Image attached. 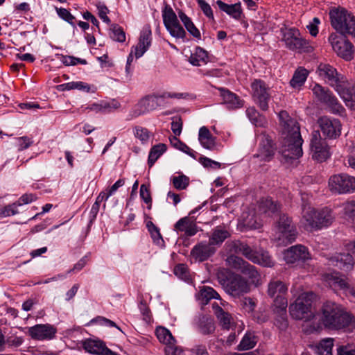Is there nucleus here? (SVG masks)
I'll return each instance as SVG.
<instances>
[{"mask_svg": "<svg viewBox=\"0 0 355 355\" xmlns=\"http://www.w3.org/2000/svg\"><path fill=\"white\" fill-rule=\"evenodd\" d=\"M197 298L202 305H205L212 299H220V295L213 288L203 286L200 287Z\"/></svg>", "mask_w": 355, "mask_h": 355, "instance_id": "f704fd0d", "label": "nucleus"}, {"mask_svg": "<svg viewBox=\"0 0 355 355\" xmlns=\"http://www.w3.org/2000/svg\"><path fill=\"white\" fill-rule=\"evenodd\" d=\"M259 146L257 153L254 155L261 162H270L275 151L272 139L266 134H261L258 137Z\"/></svg>", "mask_w": 355, "mask_h": 355, "instance_id": "aec40b11", "label": "nucleus"}, {"mask_svg": "<svg viewBox=\"0 0 355 355\" xmlns=\"http://www.w3.org/2000/svg\"><path fill=\"white\" fill-rule=\"evenodd\" d=\"M218 279L226 292L234 297H239L250 291L248 282L239 275L225 270L218 274Z\"/></svg>", "mask_w": 355, "mask_h": 355, "instance_id": "423d86ee", "label": "nucleus"}, {"mask_svg": "<svg viewBox=\"0 0 355 355\" xmlns=\"http://www.w3.org/2000/svg\"><path fill=\"white\" fill-rule=\"evenodd\" d=\"M318 123L326 137L336 139L341 134L342 125L339 119L323 116L318 119Z\"/></svg>", "mask_w": 355, "mask_h": 355, "instance_id": "a211bd4d", "label": "nucleus"}, {"mask_svg": "<svg viewBox=\"0 0 355 355\" xmlns=\"http://www.w3.org/2000/svg\"><path fill=\"white\" fill-rule=\"evenodd\" d=\"M58 15L63 20L68 22L73 28H76L75 25V17L71 14V12L64 8H55Z\"/></svg>", "mask_w": 355, "mask_h": 355, "instance_id": "4d7b16f0", "label": "nucleus"}, {"mask_svg": "<svg viewBox=\"0 0 355 355\" xmlns=\"http://www.w3.org/2000/svg\"><path fill=\"white\" fill-rule=\"evenodd\" d=\"M343 214L349 218H355V200L347 201L343 204Z\"/></svg>", "mask_w": 355, "mask_h": 355, "instance_id": "e2e57ef3", "label": "nucleus"}, {"mask_svg": "<svg viewBox=\"0 0 355 355\" xmlns=\"http://www.w3.org/2000/svg\"><path fill=\"white\" fill-rule=\"evenodd\" d=\"M198 141L201 146L210 150L218 149V145L216 142V138L211 134L209 129L202 126L199 130Z\"/></svg>", "mask_w": 355, "mask_h": 355, "instance_id": "393cba45", "label": "nucleus"}, {"mask_svg": "<svg viewBox=\"0 0 355 355\" xmlns=\"http://www.w3.org/2000/svg\"><path fill=\"white\" fill-rule=\"evenodd\" d=\"M334 220L332 211L327 207L317 212V230L329 226Z\"/></svg>", "mask_w": 355, "mask_h": 355, "instance_id": "72a5a7b5", "label": "nucleus"}, {"mask_svg": "<svg viewBox=\"0 0 355 355\" xmlns=\"http://www.w3.org/2000/svg\"><path fill=\"white\" fill-rule=\"evenodd\" d=\"M164 144H159L153 146L149 152L148 164L152 167L159 157L166 150Z\"/></svg>", "mask_w": 355, "mask_h": 355, "instance_id": "c03bdc74", "label": "nucleus"}, {"mask_svg": "<svg viewBox=\"0 0 355 355\" xmlns=\"http://www.w3.org/2000/svg\"><path fill=\"white\" fill-rule=\"evenodd\" d=\"M288 286L277 279L271 280L268 284V295L273 299V307L284 311L288 306Z\"/></svg>", "mask_w": 355, "mask_h": 355, "instance_id": "9b49d317", "label": "nucleus"}, {"mask_svg": "<svg viewBox=\"0 0 355 355\" xmlns=\"http://www.w3.org/2000/svg\"><path fill=\"white\" fill-rule=\"evenodd\" d=\"M174 274L180 279L188 282L190 279V275L188 268L185 264H178L174 268Z\"/></svg>", "mask_w": 355, "mask_h": 355, "instance_id": "13d9d810", "label": "nucleus"}, {"mask_svg": "<svg viewBox=\"0 0 355 355\" xmlns=\"http://www.w3.org/2000/svg\"><path fill=\"white\" fill-rule=\"evenodd\" d=\"M155 334L159 342L166 345V349L172 347L176 343L171 331L165 327H157L155 330Z\"/></svg>", "mask_w": 355, "mask_h": 355, "instance_id": "4c0bfd02", "label": "nucleus"}, {"mask_svg": "<svg viewBox=\"0 0 355 355\" xmlns=\"http://www.w3.org/2000/svg\"><path fill=\"white\" fill-rule=\"evenodd\" d=\"M310 147L313 159L318 162H324L330 156L329 147L318 131L312 132Z\"/></svg>", "mask_w": 355, "mask_h": 355, "instance_id": "f3484780", "label": "nucleus"}, {"mask_svg": "<svg viewBox=\"0 0 355 355\" xmlns=\"http://www.w3.org/2000/svg\"><path fill=\"white\" fill-rule=\"evenodd\" d=\"M212 308L222 327L225 329H230L233 324L232 315L229 313L225 312L216 303L212 304Z\"/></svg>", "mask_w": 355, "mask_h": 355, "instance_id": "7c9ffc66", "label": "nucleus"}, {"mask_svg": "<svg viewBox=\"0 0 355 355\" xmlns=\"http://www.w3.org/2000/svg\"><path fill=\"white\" fill-rule=\"evenodd\" d=\"M311 89L314 97L320 103L326 105L330 112L340 116L345 113V108L329 89L318 83H314L311 85Z\"/></svg>", "mask_w": 355, "mask_h": 355, "instance_id": "0eeeda50", "label": "nucleus"}, {"mask_svg": "<svg viewBox=\"0 0 355 355\" xmlns=\"http://www.w3.org/2000/svg\"><path fill=\"white\" fill-rule=\"evenodd\" d=\"M246 115L256 126H263L266 123L264 117L254 107H248L246 110Z\"/></svg>", "mask_w": 355, "mask_h": 355, "instance_id": "a18cd8bd", "label": "nucleus"}, {"mask_svg": "<svg viewBox=\"0 0 355 355\" xmlns=\"http://www.w3.org/2000/svg\"><path fill=\"white\" fill-rule=\"evenodd\" d=\"M226 262L229 266L232 267L240 271L243 270V268L248 263L247 261H244L242 258L235 255L229 256L226 259Z\"/></svg>", "mask_w": 355, "mask_h": 355, "instance_id": "603ef678", "label": "nucleus"}, {"mask_svg": "<svg viewBox=\"0 0 355 355\" xmlns=\"http://www.w3.org/2000/svg\"><path fill=\"white\" fill-rule=\"evenodd\" d=\"M308 75V70L303 67H299L296 69L290 80L291 86L293 88H300L306 80Z\"/></svg>", "mask_w": 355, "mask_h": 355, "instance_id": "ea45409f", "label": "nucleus"}, {"mask_svg": "<svg viewBox=\"0 0 355 355\" xmlns=\"http://www.w3.org/2000/svg\"><path fill=\"white\" fill-rule=\"evenodd\" d=\"M199 7L200 8L201 10L204 13V15L207 17L209 19H214V15L213 11L209 6V3H207L204 0H196Z\"/></svg>", "mask_w": 355, "mask_h": 355, "instance_id": "338daca9", "label": "nucleus"}, {"mask_svg": "<svg viewBox=\"0 0 355 355\" xmlns=\"http://www.w3.org/2000/svg\"><path fill=\"white\" fill-rule=\"evenodd\" d=\"M151 35L152 33L149 26H145L141 31L138 44L132 47L135 51V57L137 59L141 58L150 46Z\"/></svg>", "mask_w": 355, "mask_h": 355, "instance_id": "5701e85b", "label": "nucleus"}, {"mask_svg": "<svg viewBox=\"0 0 355 355\" xmlns=\"http://www.w3.org/2000/svg\"><path fill=\"white\" fill-rule=\"evenodd\" d=\"M216 3L220 10L226 12L232 18L235 19H239L241 18L242 14L241 3L229 5L220 0H218Z\"/></svg>", "mask_w": 355, "mask_h": 355, "instance_id": "473e14b6", "label": "nucleus"}, {"mask_svg": "<svg viewBox=\"0 0 355 355\" xmlns=\"http://www.w3.org/2000/svg\"><path fill=\"white\" fill-rule=\"evenodd\" d=\"M160 95L153 94L141 98L137 104L130 110L128 119L132 120L139 116L146 114L160 106L159 99Z\"/></svg>", "mask_w": 355, "mask_h": 355, "instance_id": "ddd939ff", "label": "nucleus"}, {"mask_svg": "<svg viewBox=\"0 0 355 355\" xmlns=\"http://www.w3.org/2000/svg\"><path fill=\"white\" fill-rule=\"evenodd\" d=\"M166 30L169 32L172 37L177 39H182L183 41L185 40L184 39L186 37V32L180 24L179 21L171 26L170 28H166Z\"/></svg>", "mask_w": 355, "mask_h": 355, "instance_id": "5fc2aeb1", "label": "nucleus"}, {"mask_svg": "<svg viewBox=\"0 0 355 355\" xmlns=\"http://www.w3.org/2000/svg\"><path fill=\"white\" fill-rule=\"evenodd\" d=\"M146 227L151 235L154 243L158 245H162L164 244V240L159 232V228L155 226L152 221L147 222Z\"/></svg>", "mask_w": 355, "mask_h": 355, "instance_id": "09e8293b", "label": "nucleus"}, {"mask_svg": "<svg viewBox=\"0 0 355 355\" xmlns=\"http://www.w3.org/2000/svg\"><path fill=\"white\" fill-rule=\"evenodd\" d=\"M317 212L313 207L308 205L303 206L300 223L305 230L309 231L317 230Z\"/></svg>", "mask_w": 355, "mask_h": 355, "instance_id": "b1692460", "label": "nucleus"}, {"mask_svg": "<svg viewBox=\"0 0 355 355\" xmlns=\"http://www.w3.org/2000/svg\"><path fill=\"white\" fill-rule=\"evenodd\" d=\"M223 103L230 110L241 108L243 106V101L237 95L225 89H220Z\"/></svg>", "mask_w": 355, "mask_h": 355, "instance_id": "bb28decb", "label": "nucleus"}, {"mask_svg": "<svg viewBox=\"0 0 355 355\" xmlns=\"http://www.w3.org/2000/svg\"><path fill=\"white\" fill-rule=\"evenodd\" d=\"M233 248L236 253L243 254L246 259L264 267H272L275 261L269 254L268 252L263 249H252L245 243L235 241Z\"/></svg>", "mask_w": 355, "mask_h": 355, "instance_id": "39448f33", "label": "nucleus"}, {"mask_svg": "<svg viewBox=\"0 0 355 355\" xmlns=\"http://www.w3.org/2000/svg\"><path fill=\"white\" fill-rule=\"evenodd\" d=\"M241 223L243 227L249 230L259 229L262 226L260 218L253 210L243 212L241 215Z\"/></svg>", "mask_w": 355, "mask_h": 355, "instance_id": "c756f323", "label": "nucleus"}, {"mask_svg": "<svg viewBox=\"0 0 355 355\" xmlns=\"http://www.w3.org/2000/svg\"><path fill=\"white\" fill-rule=\"evenodd\" d=\"M18 207H19V205H18L17 202L6 205L1 209L0 215L2 217H8L16 215L19 213L17 209Z\"/></svg>", "mask_w": 355, "mask_h": 355, "instance_id": "680f3d73", "label": "nucleus"}, {"mask_svg": "<svg viewBox=\"0 0 355 355\" xmlns=\"http://www.w3.org/2000/svg\"><path fill=\"white\" fill-rule=\"evenodd\" d=\"M135 137L139 139L141 144H146L148 142L150 137V132L146 128L137 126L134 129Z\"/></svg>", "mask_w": 355, "mask_h": 355, "instance_id": "3c124183", "label": "nucleus"}, {"mask_svg": "<svg viewBox=\"0 0 355 355\" xmlns=\"http://www.w3.org/2000/svg\"><path fill=\"white\" fill-rule=\"evenodd\" d=\"M230 236V232L224 226H217L213 230L208 241L214 246L218 245Z\"/></svg>", "mask_w": 355, "mask_h": 355, "instance_id": "e433bc0d", "label": "nucleus"}, {"mask_svg": "<svg viewBox=\"0 0 355 355\" xmlns=\"http://www.w3.org/2000/svg\"><path fill=\"white\" fill-rule=\"evenodd\" d=\"M337 355H355V345L347 343L337 348Z\"/></svg>", "mask_w": 355, "mask_h": 355, "instance_id": "0e129e2a", "label": "nucleus"}, {"mask_svg": "<svg viewBox=\"0 0 355 355\" xmlns=\"http://www.w3.org/2000/svg\"><path fill=\"white\" fill-rule=\"evenodd\" d=\"M329 187L331 192L338 194L355 192V178L347 173L334 175L329 180Z\"/></svg>", "mask_w": 355, "mask_h": 355, "instance_id": "f8f14e48", "label": "nucleus"}, {"mask_svg": "<svg viewBox=\"0 0 355 355\" xmlns=\"http://www.w3.org/2000/svg\"><path fill=\"white\" fill-rule=\"evenodd\" d=\"M275 313L278 314V318L275 320V324L282 330L285 329L288 326L286 318V309L283 311L274 308Z\"/></svg>", "mask_w": 355, "mask_h": 355, "instance_id": "bf43d9fd", "label": "nucleus"}, {"mask_svg": "<svg viewBox=\"0 0 355 355\" xmlns=\"http://www.w3.org/2000/svg\"><path fill=\"white\" fill-rule=\"evenodd\" d=\"M274 239L279 245H287L296 239L297 231L291 217L280 214L275 225Z\"/></svg>", "mask_w": 355, "mask_h": 355, "instance_id": "7ed1b4c3", "label": "nucleus"}, {"mask_svg": "<svg viewBox=\"0 0 355 355\" xmlns=\"http://www.w3.org/2000/svg\"><path fill=\"white\" fill-rule=\"evenodd\" d=\"M347 253H339L329 258V264L338 268L348 272L354 267L353 255L355 256V241H349L345 245Z\"/></svg>", "mask_w": 355, "mask_h": 355, "instance_id": "2eb2a0df", "label": "nucleus"}, {"mask_svg": "<svg viewBox=\"0 0 355 355\" xmlns=\"http://www.w3.org/2000/svg\"><path fill=\"white\" fill-rule=\"evenodd\" d=\"M315 297L312 292L303 293L289 307L291 316L296 320H309L313 317L311 305Z\"/></svg>", "mask_w": 355, "mask_h": 355, "instance_id": "6e6552de", "label": "nucleus"}, {"mask_svg": "<svg viewBox=\"0 0 355 355\" xmlns=\"http://www.w3.org/2000/svg\"><path fill=\"white\" fill-rule=\"evenodd\" d=\"M320 24V19L314 17L306 26V28L312 36L315 37L318 34V25Z\"/></svg>", "mask_w": 355, "mask_h": 355, "instance_id": "774afa93", "label": "nucleus"}, {"mask_svg": "<svg viewBox=\"0 0 355 355\" xmlns=\"http://www.w3.org/2000/svg\"><path fill=\"white\" fill-rule=\"evenodd\" d=\"M258 338L254 332L248 331L241 339L237 349L240 351L252 349L257 343Z\"/></svg>", "mask_w": 355, "mask_h": 355, "instance_id": "a19ab883", "label": "nucleus"}, {"mask_svg": "<svg viewBox=\"0 0 355 355\" xmlns=\"http://www.w3.org/2000/svg\"><path fill=\"white\" fill-rule=\"evenodd\" d=\"M329 284L331 286H338L343 290L347 295H350L355 297V289L351 287L346 279L338 275V274L331 275L329 278Z\"/></svg>", "mask_w": 355, "mask_h": 355, "instance_id": "2f4dec72", "label": "nucleus"}, {"mask_svg": "<svg viewBox=\"0 0 355 355\" xmlns=\"http://www.w3.org/2000/svg\"><path fill=\"white\" fill-rule=\"evenodd\" d=\"M321 322L331 329L355 331V317L335 302L328 301L322 307Z\"/></svg>", "mask_w": 355, "mask_h": 355, "instance_id": "f03ea898", "label": "nucleus"}, {"mask_svg": "<svg viewBox=\"0 0 355 355\" xmlns=\"http://www.w3.org/2000/svg\"><path fill=\"white\" fill-rule=\"evenodd\" d=\"M241 272L244 275L247 276L252 284H258L260 279V275L257 270L255 266L247 263Z\"/></svg>", "mask_w": 355, "mask_h": 355, "instance_id": "49530a36", "label": "nucleus"}, {"mask_svg": "<svg viewBox=\"0 0 355 355\" xmlns=\"http://www.w3.org/2000/svg\"><path fill=\"white\" fill-rule=\"evenodd\" d=\"M170 141L171 145L175 148L182 151L183 153L189 155L193 158H196V153L190 148L186 144L181 141L179 139H178L175 136L170 138Z\"/></svg>", "mask_w": 355, "mask_h": 355, "instance_id": "de8ad7c7", "label": "nucleus"}, {"mask_svg": "<svg viewBox=\"0 0 355 355\" xmlns=\"http://www.w3.org/2000/svg\"><path fill=\"white\" fill-rule=\"evenodd\" d=\"M16 141L19 150H23L29 148L33 143V139L26 136L18 137L16 139Z\"/></svg>", "mask_w": 355, "mask_h": 355, "instance_id": "69168bd1", "label": "nucleus"}, {"mask_svg": "<svg viewBox=\"0 0 355 355\" xmlns=\"http://www.w3.org/2000/svg\"><path fill=\"white\" fill-rule=\"evenodd\" d=\"M311 259L308 248L302 245H296L284 252V259L287 263H305Z\"/></svg>", "mask_w": 355, "mask_h": 355, "instance_id": "6ab92c4d", "label": "nucleus"}, {"mask_svg": "<svg viewBox=\"0 0 355 355\" xmlns=\"http://www.w3.org/2000/svg\"><path fill=\"white\" fill-rule=\"evenodd\" d=\"M172 182L175 189L183 190L188 187L189 178L184 175L174 176L172 178Z\"/></svg>", "mask_w": 355, "mask_h": 355, "instance_id": "6e6d98bb", "label": "nucleus"}, {"mask_svg": "<svg viewBox=\"0 0 355 355\" xmlns=\"http://www.w3.org/2000/svg\"><path fill=\"white\" fill-rule=\"evenodd\" d=\"M199 331L203 334H212L215 330L214 320L207 315H202L199 318Z\"/></svg>", "mask_w": 355, "mask_h": 355, "instance_id": "79ce46f5", "label": "nucleus"}, {"mask_svg": "<svg viewBox=\"0 0 355 355\" xmlns=\"http://www.w3.org/2000/svg\"><path fill=\"white\" fill-rule=\"evenodd\" d=\"M258 207L260 213L272 216L280 209L281 205L270 198H263L259 201Z\"/></svg>", "mask_w": 355, "mask_h": 355, "instance_id": "cd10ccee", "label": "nucleus"}, {"mask_svg": "<svg viewBox=\"0 0 355 355\" xmlns=\"http://www.w3.org/2000/svg\"><path fill=\"white\" fill-rule=\"evenodd\" d=\"M283 41L286 46L292 51H297L300 53H310L313 48L309 42L300 37L298 29L295 28L282 29Z\"/></svg>", "mask_w": 355, "mask_h": 355, "instance_id": "1a4fd4ad", "label": "nucleus"}, {"mask_svg": "<svg viewBox=\"0 0 355 355\" xmlns=\"http://www.w3.org/2000/svg\"><path fill=\"white\" fill-rule=\"evenodd\" d=\"M345 35L332 33L329 36V42L334 52L345 60L353 58V45L345 37Z\"/></svg>", "mask_w": 355, "mask_h": 355, "instance_id": "4468645a", "label": "nucleus"}, {"mask_svg": "<svg viewBox=\"0 0 355 355\" xmlns=\"http://www.w3.org/2000/svg\"><path fill=\"white\" fill-rule=\"evenodd\" d=\"M96 7L98 10V17L101 18V19L107 24H110L111 21L110 18L107 17V14L110 12L107 7L101 1H98L96 3Z\"/></svg>", "mask_w": 355, "mask_h": 355, "instance_id": "052dcab7", "label": "nucleus"}, {"mask_svg": "<svg viewBox=\"0 0 355 355\" xmlns=\"http://www.w3.org/2000/svg\"><path fill=\"white\" fill-rule=\"evenodd\" d=\"M208 60L207 52L202 48L197 46L191 53L189 62L193 66H201L206 64Z\"/></svg>", "mask_w": 355, "mask_h": 355, "instance_id": "58836bf2", "label": "nucleus"}, {"mask_svg": "<svg viewBox=\"0 0 355 355\" xmlns=\"http://www.w3.org/2000/svg\"><path fill=\"white\" fill-rule=\"evenodd\" d=\"M337 93L344 101L346 106L355 110V89L352 83L348 81Z\"/></svg>", "mask_w": 355, "mask_h": 355, "instance_id": "a878e982", "label": "nucleus"}, {"mask_svg": "<svg viewBox=\"0 0 355 355\" xmlns=\"http://www.w3.org/2000/svg\"><path fill=\"white\" fill-rule=\"evenodd\" d=\"M162 18L166 28H170L171 26L179 21L176 14L168 5H166L162 10Z\"/></svg>", "mask_w": 355, "mask_h": 355, "instance_id": "37998d69", "label": "nucleus"}, {"mask_svg": "<svg viewBox=\"0 0 355 355\" xmlns=\"http://www.w3.org/2000/svg\"><path fill=\"white\" fill-rule=\"evenodd\" d=\"M318 76L337 92L348 82L347 78L329 64L320 63L317 69Z\"/></svg>", "mask_w": 355, "mask_h": 355, "instance_id": "9d476101", "label": "nucleus"}, {"mask_svg": "<svg viewBox=\"0 0 355 355\" xmlns=\"http://www.w3.org/2000/svg\"><path fill=\"white\" fill-rule=\"evenodd\" d=\"M279 118L282 130L280 153L286 159H297L303 154L298 123L286 111H281Z\"/></svg>", "mask_w": 355, "mask_h": 355, "instance_id": "f257e3e1", "label": "nucleus"}, {"mask_svg": "<svg viewBox=\"0 0 355 355\" xmlns=\"http://www.w3.org/2000/svg\"><path fill=\"white\" fill-rule=\"evenodd\" d=\"M216 252V246L207 241H202L193 247L190 255L195 261L202 262L209 259Z\"/></svg>", "mask_w": 355, "mask_h": 355, "instance_id": "412c9836", "label": "nucleus"}, {"mask_svg": "<svg viewBox=\"0 0 355 355\" xmlns=\"http://www.w3.org/2000/svg\"><path fill=\"white\" fill-rule=\"evenodd\" d=\"M332 27L340 34L355 37V17L345 8H334L329 12Z\"/></svg>", "mask_w": 355, "mask_h": 355, "instance_id": "20e7f679", "label": "nucleus"}, {"mask_svg": "<svg viewBox=\"0 0 355 355\" xmlns=\"http://www.w3.org/2000/svg\"><path fill=\"white\" fill-rule=\"evenodd\" d=\"M252 95L254 101L263 111L268 109L270 99V87L261 80H254L251 84Z\"/></svg>", "mask_w": 355, "mask_h": 355, "instance_id": "dca6fc26", "label": "nucleus"}, {"mask_svg": "<svg viewBox=\"0 0 355 355\" xmlns=\"http://www.w3.org/2000/svg\"><path fill=\"white\" fill-rule=\"evenodd\" d=\"M110 37L116 42H123L125 40V34L118 24H112L110 28Z\"/></svg>", "mask_w": 355, "mask_h": 355, "instance_id": "8fccbe9b", "label": "nucleus"}, {"mask_svg": "<svg viewBox=\"0 0 355 355\" xmlns=\"http://www.w3.org/2000/svg\"><path fill=\"white\" fill-rule=\"evenodd\" d=\"M57 329L50 324H40L29 327L28 334L35 340H51L55 337Z\"/></svg>", "mask_w": 355, "mask_h": 355, "instance_id": "4be33fe9", "label": "nucleus"}, {"mask_svg": "<svg viewBox=\"0 0 355 355\" xmlns=\"http://www.w3.org/2000/svg\"><path fill=\"white\" fill-rule=\"evenodd\" d=\"M59 87H60L62 90L78 89L89 91V86L81 81L69 82L67 83L62 84L59 85Z\"/></svg>", "mask_w": 355, "mask_h": 355, "instance_id": "864d4df0", "label": "nucleus"}, {"mask_svg": "<svg viewBox=\"0 0 355 355\" xmlns=\"http://www.w3.org/2000/svg\"><path fill=\"white\" fill-rule=\"evenodd\" d=\"M177 232H184L187 236H193L198 232L196 224L190 220L189 217L180 219L175 225Z\"/></svg>", "mask_w": 355, "mask_h": 355, "instance_id": "c85d7f7f", "label": "nucleus"}, {"mask_svg": "<svg viewBox=\"0 0 355 355\" xmlns=\"http://www.w3.org/2000/svg\"><path fill=\"white\" fill-rule=\"evenodd\" d=\"M333 346L334 339L331 338H324L318 344L309 345L318 355H332Z\"/></svg>", "mask_w": 355, "mask_h": 355, "instance_id": "c9c22d12", "label": "nucleus"}]
</instances>
